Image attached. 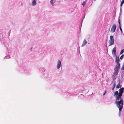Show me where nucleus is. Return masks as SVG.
<instances>
[{
	"instance_id": "1",
	"label": "nucleus",
	"mask_w": 124,
	"mask_h": 124,
	"mask_svg": "<svg viewBox=\"0 0 124 124\" xmlns=\"http://www.w3.org/2000/svg\"><path fill=\"white\" fill-rule=\"evenodd\" d=\"M116 100L115 104L117 107L119 108V112L118 113L119 116H120L121 113L122 109L123 108V104L124 101L121 97L114 96Z\"/></svg>"
},
{
	"instance_id": "2",
	"label": "nucleus",
	"mask_w": 124,
	"mask_h": 124,
	"mask_svg": "<svg viewBox=\"0 0 124 124\" xmlns=\"http://www.w3.org/2000/svg\"><path fill=\"white\" fill-rule=\"evenodd\" d=\"M124 88H120L119 90V92L118 91H116L114 93V96L122 97V94L123 93Z\"/></svg>"
},
{
	"instance_id": "3",
	"label": "nucleus",
	"mask_w": 124,
	"mask_h": 124,
	"mask_svg": "<svg viewBox=\"0 0 124 124\" xmlns=\"http://www.w3.org/2000/svg\"><path fill=\"white\" fill-rule=\"evenodd\" d=\"M109 46H111L113 45L114 43V40L113 36L112 35L110 37V39L108 41Z\"/></svg>"
},
{
	"instance_id": "4",
	"label": "nucleus",
	"mask_w": 124,
	"mask_h": 124,
	"mask_svg": "<svg viewBox=\"0 0 124 124\" xmlns=\"http://www.w3.org/2000/svg\"><path fill=\"white\" fill-rule=\"evenodd\" d=\"M62 64L61 61L59 59L57 61L56 63V67L57 69L59 70L60 68H62Z\"/></svg>"
},
{
	"instance_id": "5",
	"label": "nucleus",
	"mask_w": 124,
	"mask_h": 124,
	"mask_svg": "<svg viewBox=\"0 0 124 124\" xmlns=\"http://www.w3.org/2000/svg\"><path fill=\"white\" fill-rule=\"evenodd\" d=\"M116 25L115 24H113L111 27L110 30V32L112 33H114L115 32L116 29Z\"/></svg>"
},
{
	"instance_id": "6",
	"label": "nucleus",
	"mask_w": 124,
	"mask_h": 124,
	"mask_svg": "<svg viewBox=\"0 0 124 124\" xmlns=\"http://www.w3.org/2000/svg\"><path fill=\"white\" fill-rule=\"evenodd\" d=\"M112 53L113 56H116L115 46L113 49L112 51Z\"/></svg>"
},
{
	"instance_id": "7",
	"label": "nucleus",
	"mask_w": 124,
	"mask_h": 124,
	"mask_svg": "<svg viewBox=\"0 0 124 124\" xmlns=\"http://www.w3.org/2000/svg\"><path fill=\"white\" fill-rule=\"evenodd\" d=\"M116 65L114 68V70H118L120 69V64L118 63H116Z\"/></svg>"
},
{
	"instance_id": "8",
	"label": "nucleus",
	"mask_w": 124,
	"mask_h": 124,
	"mask_svg": "<svg viewBox=\"0 0 124 124\" xmlns=\"http://www.w3.org/2000/svg\"><path fill=\"white\" fill-rule=\"evenodd\" d=\"M37 4V2L35 0H33L31 3V5L32 6H34Z\"/></svg>"
},
{
	"instance_id": "9",
	"label": "nucleus",
	"mask_w": 124,
	"mask_h": 124,
	"mask_svg": "<svg viewBox=\"0 0 124 124\" xmlns=\"http://www.w3.org/2000/svg\"><path fill=\"white\" fill-rule=\"evenodd\" d=\"M50 3L52 6H54L55 5V2L54 0H51Z\"/></svg>"
},
{
	"instance_id": "10",
	"label": "nucleus",
	"mask_w": 124,
	"mask_h": 124,
	"mask_svg": "<svg viewBox=\"0 0 124 124\" xmlns=\"http://www.w3.org/2000/svg\"><path fill=\"white\" fill-rule=\"evenodd\" d=\"M87 42L86 40L85 39H84L83 42L81 46L82 47L85 46L87 44Z\"/></svg>"
},
{
	"instance_id": "11",
	"label": "nucleus",
	"mask_w": 124,
	"mask_h": 124,
	"mask_svg": "<svg viewBox=\"0 0 124 124\" xmlns=\"http://www.w3.org/2000/svg\"><path fill=\"white\" fill-rule=\"evenodd\" d=\"M118 72V70H114V71L113 73L114 76H116Z\"/></svg>"
},
{
	"instance_id": "12",
	"label": "nucleus",
	"mask_w": 124,
	"mask_h": 124,
	"mask_svg": "<svg viewBox=\"0 0 124 124\" xmlns=\"http://www.w3.org/2000/svg\"><path fill=\"white\" fill-rule=\"evenodd\" d=\"M119 83L118 84V85H117L116 88L117 89L119 88H120L121 87V85L120 84V79H119Z\"/></svg>"
},
{
	"instance_id": "13",
	"label": "nucleus",
	"mask_w": 124,
	"mask_h": 124,
	"mask_svg": "<svg viewBox=\"0 0 124 124\" xmlns=\"http://www.w3.org/2000/svg\"><path fill=\"white\" fill-rule=\"evenodd\" d=\"M119 61V57L118 56H116V60L115 61V63H118Z\"/></svg>"
},
{
	"instance_id": "14",
	"label": "nucleus",
	"mask_w": 124,
	"mask_h": 124,
	"mask_svg": "<svg viewBox=\"0 0 124 124\" xmlns=\"http://www.w3.org/2000/svg\"><path fill=\"white\" fill-rule=\"evenodd\" d=\"M116 85V84L115 83H114V84L112 86V90H113L114 89Z\"/></svg>"
},
{
	"instance_id": "15",
	"label": "nucleus",
	"mask_w": 124,
	"mask_h": 124,
	"mask_svg": "<svg viewBox=\"0 0 124 124\" xmlns=\"http://www.w3.org/2000/svg\"><path fill=\"white\" fill-rule=\"evenodd\" d=\"M85 4L86 2L85 1H84V2H83L82 4V5H83V6H85Z\"/></svg>"
},
{
	"instance_id": "16",
	"label": "nucleus",
	"mask_w": 124,
	"mask_h": 124,
	"mask_svg": "<svg viewBox=\"0 0 124 124\" xmlns=\"http://www.w3.org/2000/svg\"><path fill=\"white\" fill-rule=\"evenodd\" d=\"M124 49H123L122 50H121L120 52V55L121 54L123 53L124 51Z\"/></svg>"
},
{
	"instance_id": "17",
	"label": "nucleus",
	"mask_w": 124,
	"mask_h": 124,
	"mask_svg": "<svg viewBox=\"0 0 124 124\" xmlns=\"http://www.w3.org/2000/svg\"><path fill=\"white\" fill-rule=\"evenodd\" d=\"M123 57L124 55L123 54L121 56L120 58V59H122L123 58Z\"/></svg>"
},
{
	"instance_id": "18",
	"label": "nucleus",
	"mask_w": 124,
	"mask_h": 124,
	"mask_svg": "<svg viewBox=\"0 0 124 124\" xmlns=\"http://www.w3.org/2000/svg\"><path fill=\"white\" fill-rule=\"evenodd\" d=\"M124 2V0H122L121 2V6Z\"/></svg>"
},
{
	"instance_id": "19",
	"label": "nucleus",
	"mask_w": 124,
	"mask_h": 124,
	"mask_svg": "<svg viewBox=\"0 0 124 124\" xmlns=\"http://www.w3.org/2000/svg\"><path fill=\"white\" fill-rule=\"evenodd\" d=\"M119 28H120V31H121V32H122V29L121 28V26L120 25L119 26Z\"/></svg>"
},
{
	"instance_id": "20",
	"label": "nucleus",
	"mask_w": 124,
	"mask_h": 124,
	"mask_svg": "<svg viewBox=\"0 0 124 124\" xmlns=\"http://www.w3.org/2000/svg\"><path fill=\"white\" fill-rule=\"evenodd\" d=\"M106 93V91H105L104 93H103V95H105V94Z\"/></svg>"
},
{
	"instance_id": "21",
	"label": "nucleus",
	"mask_w": 124,
	"mask_h": 124,
	"mask_svg": "<svg viewBox=\"0 0 124 124\" xmlns=\"http://www.w3.org/2000/svg\"><path fill=\"white\" fill-rule=\"evenodd\" d=\"M32 48L31 47V49H30V51H32Z\"/></svg>"
},
{
	"instance_id": "22",
	"label": "nucleus",
	"mask_w": 124,
	"mask_h": 124,
	"mask_svg": "<svg viewBox=\"0 0 124 124\" xmlns=\"http://www.w3.org/2000/svg\"><path fill=\"white\" fill-rule=\"evenodd\" d=\"M119 24H120V21H119Z\"/></svg>"
}]
</instances>
